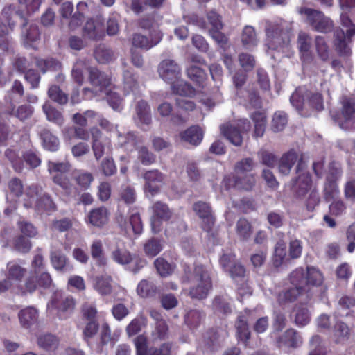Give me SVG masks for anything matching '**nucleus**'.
I'll list each match as a JSON object with an SVG mask.
<instances>
[{"instance_id": "obj_36", "label": "nucleus", "mask_w": 355, "mask_h": 355, "mask_svg": "<svg viewBox=\"0 0 355 355\" xmlns=\"http://www.w3.org/2000/svg\"><path fill=\"white\" fill-rule=\"evenodd\" d=\"M93 138V150L96 159L101 157L105 153H107L110 150L109 142L104 141L103 144L98 139L100 132L97 128L92 130Z\"/></svg>"}, {"instance_id": "obj_63", "label": "nucleus", "mask_w": 355, "mask_h": 355, "mask_svg": "<svg viewBox=\"0 0 355 355\" xmlns=\"http://www.w3.org/2000/svg\"><path fill=\"white\" fill-rule=\"evenodd\" d=\"M51 263L55 270H61L67 264V259L60 251H55L51 254Z\"/></svg>"}, {"instance_id": "obj_16", "label": "nucleus", "mask_w": 355, "mask_h": 355, "mask_svg": "<svg viewBox=\"0 0 355 355\" xmlns=\"http://www.w3.org/2000/svg\"><path fill=\"white\" fill-rule=\"evenodd\" d=\"M26 196L28 200L24 203V206L32 207L35 206L37 209H44L47 211L53 210L55 207L54 203L49 198V196H41L37 187H30L26 193Z\"/></svg>"}, {"instance_id": "obj_42", "label": "nucleus", "mask_w": 355, "mask_h": 355, "mask_svg": "<svg viewBox=\"0 0 355 355\" xmlns=\"http://www.w3.org/2000/svg\"><path fill=\"white\" fill-rule=\"evenodd\" d=\"M254 123V136L262 137L266 130V116L263 112H257L252 115Z\"/></svg>"}, {"instance_id": "obj_25", "label": "nucleus", "mask_w": 355, "mask_h": 355, "mask_svg": "<svg viewBox=\"0 0 355 355\" xmlns=\"http://www.w3.org/2000/svg\"><path fill=\"white\" fill-rule=\"evenodd\" d=\"M195 213L202 220V228L209 232L214 225V218L209 205L204 202H197L193 206Z\"/></svg>"}, {"instance_id": "obj_51", "label": "nucleus", "mask_w": 355, "mask_h": 355, "mask_svg": "<svg viewBox=\"0 0 355 355\" xmlns=\"http://www.w3.org/2000/svg\"><path fill=\"white\" fill-rule=\"evenodd\" d=\"M349 329L343 322H338L334 327V337L336 343H342L348 338Z\"/></svg>"}, {"instance_id": "obj_50", "label": "nucleus", "mask_w": 355, "mask_h": 355, "mask_svg": "<svg viewBox=\"0 0 355 355\" xmlns=\"http://www.w3.org/2000/svg\"><path fill=\"white\" fill-rule=\"evenodd\" d=\"M286 243L283 241L278 242L275 248L273 264L275 267L280 266L286 258Z\"/></svg>"}, {"instance_id": "obj_52", "label": "nucleus", "mask_w": 355, "mask_h": 355, "mask_svg": "<svg viewBox=\"0 0 355 355\" xmlns=\"http://www.w3.org/2000/svg\"><path fill=\"white\" fill-rule=\"evenodd\" d=\"M154 264L157 271L162 277L171 275L174 270V266L161 257L157 258Z\"/></svg>"}, {"instance_id": "obj_58", "label": "nucleus", "mask_w": 355, "mask_h": 355, "mask_svg": "<svg viewBox=\"0 0 355 355\" xmlns=\"http://www.w3.org/2000/svg\"><path fill=\"white\" fill-rule=\"evenodd\" d=\"M116 133L118 135V144L121 147H124L128 150H132L135 145V136L132 133H128V135H122L119 133L116 130Z\"/></svg>"}, {"instance_id": "obj_44", "label": "nucleus", "mask_w": 355, "mask_h": 355, "mask_svg": "<svg viewBox=\"0 0 355 355\" xmlns=\"http://www.w3.org/2000/svg\"><path fill=\"white\" fill-rule=\"evenodd\" d=\"M7 277L16 286L21 281L26 273V270L17 263H10L8 266Z\"/></svg>"}, {"instance_id": "obj_56", "label": "nucleus", "mask_w": 355, "mask_h": 355, "mask_svg": "<svg viewBox=\"0 0 355 355\" xmlns=\"http://www.w3.org/2000/svg\"><path fill=\"white\" fill-rule=\"evenodd\" d=\"M287 124L286 114L282 112H276L272 120V129L275 132L282 130Z\"/></svg>"}, {"instance_id": "obj_3", "label": "nucleus", "mask_w": 355, "mask_h": 355, "mask_svg": "<svg viewBox=\"0 0 355 355\" xmlns=\"http://www.w3.org/2000/svg\"><path fill=\"white\" fill-rule=\"evenodd\" d=\"M341 8L340 21L342 26L346 28V33L343 30H336L335 32L334 44L338 52L343 55L350 53L349 42L350 37L355 35V26L352 23L347 16L350 8H355V0H339Z\"/></svg>"}, {"instance_id": "obj_10", "label": "nucleus", "mask_w": 355, "mask_h": 355, "mask_svg": "<svg viewBox=\"0 0 355 355\" xmlns=\"http://www.w3.org/2000/svg\"><path fill=\"white\" fill-rule=\"evenodd\" d=\"M254 166L252 161L249 159H243L238 162L235 167L236 178L233 186L239 189H250L255 182V179L252 175L248 174Z\"/></svg>"}, {"instance_id": "obj_14", "label": "nucleus", "mask_w": 355, "mask_h": 355, "mask_svg": "<svg viewBox=\"0 0 355 355\" xmlns=\"http://www.w3.org/2000/svg\"><path fill=\"white\" fill-rule=\"evenodd\" d=\"M172 83L171 89L174 93L178 94L180 97L176 99L177 106L186 111L193 110L195 107L193 102L186 98V96H193L195 94L194 89L191 87L189 84L179 80H175Z\"/></svg>"}, {"instance_id": "obj_20", "label": "nucleus", "mask_w": 355, "mask_h": 355, "mask_svg": "<svg viewBox=\"0 0 355 355\" xmlns=\"http://www.w3.org/2000/svg\"><path fill=\"white\" fill-rule=\"evenodd\" d=\"M158 73L162 79L172 84L178 78L180 69L174 60L167 59L159 64Z\"/></svg>"}, {"instance_id": "obj_13", "label": "nucleus", "mask_w": 355, "mask_h": 355, "mask_svg": "<svg viewBox=\"0 0 355 355\" xmlns=\"http://www.w3.org/2000/svg\"><path fill=\"white\" fill-rule=\"evenodd\" d=\"M298 12L306 17L307 22L317 31L327 33L332 29V21L318 10L302 7Z\"/></svg>"}, {"instance_id": "obj_30", "label": "nucleus", "mask_w": 355, "mask_h": 355, "mask_svg": "<svg viewBox=\"0 0 355 355\" xmlns=\"http://www.w3.org/2000/svg\"><path fill=\"white\" fill-rule=\"evenodd\" d=\"M83 35L91 40H98L104 35L103 21L98 19L88 21L83 28Z\"/></svg>"}, {"instance_id": "obj_15", "label": "nucleus", "mask_w": 355, "mask_h": 355, "mask_svg": "<svg viewBox=\"0 0 355 355\" xmlns=\"http://www.w3.org/2000/svg\"><path fill=\"white\" fill-rule=\"evenodd\" d=\"M137 355H172L171 345L162 344L159 348L151 347L147 351V339L145 336L139 335L135 339Z\"/></svg>"}, {"instance_id": "obj_45", "label": "nucleus", "mask_w": 355, "mask_h": 355, "mask_svg": "<svg viewBox=\"0 0 355 355\" xmlns=\"http://www.w3.org/2000/svg\"><path fill=\"white\" fill-rule=\"evenodd\" d=\"M162 248L160 241L151 239L144 243V251L147 257L153 258L162 251Z\"/></svg>"}, {"instance_id": "obj_61", "label": "nucleus", "mask_w": 355, "mask_h": 355, "mask_svg": "<svg viewBox=\"0 0 355 355\" xmlns=\"http://www.w3.org/2000/svg\"><path fill=\"white\" fill-rule=\"evenodd\" d=\"M49 96L54 101L60 103L64 104L67 101V96L64 94L58 87L55 85L51 86L49 89Z\"/></svg>"}, {"instance_id": "obj_5", "label": "nucleus", "mask_w": 355, "mask_h": 355, "mask_svg": "<svg viewBox=\"0 0 355 355\" xmlns=\"http://www.w3.org/2000/svg\"><path fill=\"white\" fill-rule=\"evenodd\" d=\"M287 23L270 24L266 28V46L268 49L277 50L282 53L289 51L291 33L287 28Z\"/></svg>"}, {"instance_id": "obj_17", "label": "nucleus", "mask_w": 355, "mask_h": 355, "mask_svg": "<svg viewBox=\"0 0 355 355\" xmlns=\"http://www.w3.org/2000/svg\"><path fill=\"white\" fill-rule=\"evenodd\" d=\"M121 227L130 238H136L140 235L143 231V225L140 216L137 212L132 211L128 220H123L121 217L119 219Z\"/></svg>"}, {"instance_id": "obj_9", "label": "nucleus", "mask_w": 355, "mask_h": 355, "mask_svg": "<svg viewBox=\"0 0 355 355\" xmlns=\"http://www.w3.org/2000/svg\"><path fill=\"white\" fill-rule=\"evenodd\" d=\"M191 281V296L198 299L206 297L211 286L207 271L202 266L196 267Z\"/></svg>"}, {"instance_id": "obj_54", "label": "nucleus", "mask_w": 355, "mask_h": 355, "mask_svg": "<svg viewBox=\"0 0 355 355\" xmlns=\"http://www.w3.org/2000/svg\"><path fill=\"white\" fill-rule=\"evenodd\" d=\"M187 75L191 80L198 84L202 83L205 79V71L201 68L195 64H191L187 69Z\"/></svg>"}, {"instance_id": "obj_60", "label": "nucleus", "mask_w": 355, "mask_h": 355, "mask_svg": "<svg viewBox=\"0 0 355 355\" xmlns=\"http://www.w3.org/2000/svg\"><path fill=\"white\" fill-rule=\"evenodd\" d=\"M113 55V52L105 46H99L95 51L96 59L101 63H106L110 61Z\"/></svg>"}, {"instance_id": "obj_18", "label": "nucleus", "mask_w": 355, "mask_h": 355, "mask_svg": "<svg viewBox=\"0 0 355 355\" xmlns=\"http://www.w3.org/2000/svg\"><path fill=\"white\" fill-rule=\"evenodd\" d=\"M343 109L341 116L335 119L342 129H349L354 126L353 114L355 112V102L352 98L344 97L342 100Z\"/></svg>"}, {"instance_id": "obj_4", "label": "nucleus", "mask_w": 355, "mask_h": 355, "mask_svg": "<svg viewBox=\"0 0 355 355\" xmlns=\"http://www.w3.org/2000/svg\"><path fill=\"white\" fill-rule=\"evenodd\" d=\"M340 176V168L338 163H331L327 175V181L324 185V195L327 200H333L329 205V211L332 215L339 216L345 212L346 207L340 200H336L339 194V190L336 184V180Z\"/></svg>"}, {"instance_id": "obj_23", "label": "nucleus", "mask_w": 355, "mask_h": 355, "mask_svg": "<svg viewBox=\"0 0 355 355\" xmlns=\"http://www.w3.org/2000/svg\"><path fill=\"white\" fill-rule=\"evenodd\" d=\"M220 263L223 269L228 272L232 278L244 276L245 268L240 263L235 261V257L232 253L223 254L220 259Z\"/></svg>"}, {"instance_id": "obj_1", "label": "nucleus", "mask_w": 355, "mask_h": 355, "mask_svg": "<svg viewBox=\"0 0 355 355\" xmlns=\"http://www.w3.org/2000/svg\"><path fill=\"white\" fill-rule=\"evenodd\" d=\"M88 71L89 81L94 87V92L89 89H84L83 93L85 99H90L94 96L106 98L108 103L113 110L120 111L122 107V100L119 95L112 91L110 79L101 74L95 68H89L87 63L83 61L77 62L72 70V77L78 84L83 82V73Z\"/></svg>"}, {"instance_id": "obj_62", "label": "nucleus", "mask_w": 355, "mask_h": 355, "mask_svg": "<svg viewBox=\"0 0 355 355\" xmlns=\"http://www.w3.org/2000/svg\"><path fill=\"white\" fill-rule=\"evenodd\" d=\"M37 65L43 72L48 70H58L60 68V64L53 58L49 60H38L37 61Z\"/></svg>"}, {"instance_id": "obj_34", "label": "nucleus", "mask_w": 355, "mask_h": 355, "mask_svg": "<svg viewBox=\"0 0 355 355\" xmlns=\"http://www.w3.org/2000/svg\"><path fill=\"white\" fill-rule=\"evenodd\" d=\"M114 282L110 276L105 275L97 277L94 283V288L101 295H110L113 291Z\"/></svg>"}, {"instance_id": "obj_2", "label": "nucleus", "mask_w": 355, "mask_h": 355, "mask_svg": "<svg viewBox=\"0 0 355 355\" xmlns=\"http://www.w3.org/2000/svg\"><path fill=\"white\" fill-rule=\"evenodd\" d=\"M289 279L292 287L279 293L280 302H292L306 292L309 285L320 286L323 282L322 273L314 267H307L306 270L297 268L291 273Z\"/></svg>"}, {"instance_id": "obj_53", "label": "nucleus", "mask_w": 355, "mask_h": 355, "mask_svg": "<svg viewBox=\"0 0 355 355\" xmlns=\"http://www.w3.org/2000/svg\"><path fill=\"white\" fill-rule=\"evenodd\" d=\"M311 351L309 355H326L327 351L324 349L322 341L320 336H313L310 340Z\"/></svg>"}, {"instance_id": "obj_22", "label": "nucleus", "mask_w": 355, "mask_h": 355, "mask_svg": "<svg viewBox=\"0 0 355 355\" xmlns=\"http://www.w3.org/2000/svg\"><path fill=\"white\" fill-rule=\"evenodd\" d=\"M48 169L53 175V181L62 187L64 189L68 190L70 187L69 181L65 178L64 173L69 169L68 163H55L49 162Z\"/></svg>"}, {"instance_id": "obj_12", "label": "nucleus", "mask_w": 355, "mask_h": 355, "mask_svg": "<svg viewBox=\"0 0 355 355\" xmlns=\"http://www.w3.org/2000/svg\"><path fill=\"white\" fill-rule=\"evenodd\" d=\"M112 259L118 264H130V270L134 272H138L146 264V261L141 257L133 256L128 250L117 245L111 252Z\"/></svg>"}, {"instance_id": "obj_59", "label": "nucleus", "mask_w": 355, "mask_h": 355, "mask_svg": "<svg viewBox=\"0 0 355 355\" xmlns=\"http://www.w3.org/2000/svg\"><path fill=\"white\" fill-rule=\"evenodd\" d=\"M236 233L242 239H246L251 235V226L245 219H240L236 224Z\"/></svg>"}, {"instance_id": "obj_49", "label": "nucleus", "mask_w": 355, "mask_h": 355, "mask_svg": "<svg viewBox=\"0 0 355 355\" xmlns=\"http://www.w3.org/2000/svg\"><path fill=\"white\" fill-rule=\"evenodd\" d=\"M168 334V326L164 320L157 322L151 333L154 341L164 339Z\"/></svg>"}, {"instance_id": "obj_11", "label": "nucleus", "mask_w": 355, "mask_h": 355, "mask_svg": "<svg viewBox=\"0 0 355 355\" xmlns=\"http://www.w3.org/2000/svg\"><path fill=\"white\" fill-rule=\"evenodd\" d=\"M305 89L304 88H298L292 94L290 101L293 107L298 111H301L304 107H312L316 110L323 109V103L320 94L316 93L311 96L306 94V99L304 98Z\"/></svg>"}, {"instance_id": "obj_41", "label": "nucleus", "mask_w": 355, "mask_h": 355, "mask_svg": "<svg viewBox=\"0 0 355 355\" xmlns=\"http://www.w3.org/2000/svg\"><path fill=\"white\" fill-rule=\"evenodd\" d=\"M91 254L98 265L104 266L107 263V258L103 252L101 241L95 240L93 241L91 245Z\"/></svg>"}, {"instance_id": "obj_55", "label": "nucleus", "mask_w": 355, "mask_h": 355, "mask_svg": "<svg viewBox=\"0 0 355 355\" xmlns=\"http://www.w3.org/2000/svg\"><path fill=\"white\" fill-rule=\"evenodd\" d=\"M43 110L46 114V118L49 121H53L56 124L61 125L63 122L61 114L53 109L51 105L46 103L43 105Z\"/></svg>"}, {"instance_id": "obj_33", "label": "nucleus", "mask_w": 355, "mask_h": 355, "mask_svg": "<svg viewBox=\"0 0 355 355\" xmlns=\"http://www.w3.org/2000/svg\"><path fill=\"white\" fill-rule=\"evenodd\" d=\"M204 136V130L198 125H193L181 133V139L191 145H199Z\"/></svg>"}, {"instance_id": "obj_57", "label": "nucleus", "mask_w": 355, "mask_h": 355, "mask_svg": "<svg viewBox=\"0 0 355 355\" xmlns=\"http://www.w3.org/2000/svg\"><path fill=\"white\" fill-rule=\"evenodd\" d=\"M202 318V313L197 310H191L185 315V323L191 329L196 328Z\"/></svg>"}, {"instance_id": "obj_47", "label": "nucleus", "mask_w": 355, "mask_h": 355, "mask_svg": "<svg viewBox=\"0 0 355 355\" xmlns=\"http://www.w3.org/2000/svg\"><path fill=\"white\" fill-rule=\"evenodd\" d=\"M146 318L141 315L134 320L126 327V332L128 336H132L141 331L142 327L146 325Z\"/></svg>"}, {"instance_id": "obj_38", "label": "nucleus", "mask_w": 355, "mask_h": 355, "mask_svg": "<svg viewBox=\"0 0 355 355\" xmlns=\"http://www.w3.org/2000/svg\"><path fill=\"white\" fill-rule=\"evenodd\" d=\"M89 222L97 227L105 225L108 220V213L105 207L93 209L88 216Z\"/></svg>"}, {"instance_id": "obj_27", "label": "nucleus", "mask_w": 355, "mask_h": 355, "mask_svg": "<svg viewBox=\"0 0 355 355\" xmlns=\"http://www.w3.org/2000/svg\"><path fill=\"white\" fill-rule=\"evenodd\" d=\"M161 40L162 34L159 31H153L150 34V39L140 34H135L132 37V45L147 50L157 45Z\"/></svg>"}, {"instance_id": "obj_64", "label": "nucleus", "mask_w": 355, "mask_h": 355, "mask_svg": "<svg viewBox=\"0 0 355 355\" xmlns=\"http://www.w3.org/2000/svg\"><path fill=\"white\" fill-rule=\"evenodd\" d=\"M153 292V285L146 280H141L137 288V293L141 297H149Z\"/></svg>"}, {"instance_id": "obj_43", "label": "nucleus", "mask_w": 355, "mask_h": 355, "mask_svg": "<svg viewBox=\"0 0 355 355\" xmlns=\"http://www.w3.org/2000/svg\"><path fill=\"white\" fill-rule=\"evenodd\" d=\"M40 136L44 148L51 151H55L58 150L59 146L58 139L56 137L53 135L49 130H44L41 132Z\"/></svg>"}, {"instance_id": "obj_19", "label": "nucleus", "mask_w": 355, "mask_h": 355, "mask_svg": "<svg viewBox=\"0 0 355 355\" xmlns=\"http://www.w3.org/2000/svg\"><path fill=\"white\" fill-rule=\"evenodd\" d=\"M242 128L243 131L250 130L249 123L245 120L240 121L237 126L228 124L221 126L220 130L224 136L234 145L240 146L242 143V136L238 128Z\"/></svg>"}, {"instance_id": "obj_32", "label": "nucleus", "mask_w": 355, "mask_h": 355, "mask_svg": "<svg viewBox=\"0 0 355 355\" xmlns=\"http://www.w3.org/2000/svg\"><path fill=\"white\" fill-rule=\"evenodd\" d=\"M207 19L210 28H209L205 22L199 19L198 17L194 16L191 18L192 23L197 25L200 28H208L209 31H220L223 28V24L220 16L215 12L211 11L208 13Z\"/></svg>"}, {"instance_id": "obj_21", "label": "nucleus", "mask_w": 355, "mask_h": 355, "mask_svg": "<svg viewBox=\"0 0 355 355\" xmlns=\"http://www.w3.org/2000/svg\"><path fill=\"white\" fill-rule=\"evenodd\" d=\"M144 192L147 196H153L159 190L164 181L163 175L157 170L149 171L144 174Z\"/></svg>"}, {"instance_id": "obj_6", "label": "nucleus", "mask_w": 355, "mask_h": 355, "mask_svg": "<svg viewBox=\"0 0 355 355\" xmlns=\"http://www.w3.org/2000/svg\"><path fill=\"white\" fill-rule=\"evenodd\" d=\"M42 0H19L20 4L19 10H16L12 6L5 8L2 12V18L8 21V25L6 26L3 22H0V36L8 34L12 29L14 22H11V20L23 19L25 11L31 12L37 10Z\"/></svg>"}, {"instance_id": "obj_8", "label": "nucleus", "mask_w": 355, "mask_h": 355, "mask_svg": "<svg viewBox=\"0 0 355 355\" xmlns=\"http://www.w3.org/2000/svg\"><path fill=\"white\" fill-rule=\"evenodd\" d=\"M294 191L298 198L305 201L306 208L311 211L319 203V196L315 189L312 188L310 175L306 172H302L294 184Z\"/></svg>"}, {"instance_id": "obj_46", "label": "nucleus", "mask_w": 355, "mask_h": 355, "mask_svg": "<svg viewBox=\"0 0 355 355\" xmlns=\"http://www.w3.org/2000/svg\"><path fill=\"white\" fill-rule=\"evenodd\" d=\"M311 42V37L308 34L304 32L299 33L297 39L298 48L304 60L309 57Z\"/></svg>"}, {"instance_id": "obj_28", "label": "nucleus", "mask_w": 355, "mask_h": 355, "mask_svg": "<svg viewBox=\"0 0 355 355\" xmlns=\"http://www.w3.org/2000/svg\"><path fill=\"white\" fill-rule=\"evenodd\" d=\"M73 120L76 123L79 124L80 126H85L88 123H94L97 121L99 122L100 125L103 128H108L110 126L108 121L105 119H101L93 111H87L84 114H76L73 116Z\"/></svg>"}, {"instance_id": "obj_26", "label": "nucleus", "mask_w": 355, "mask_h": 355, "mask_svg": "<svg viewBox=\"0 0 355 355\" xmlns=\"http://www.w3.org/2000/svg\"><path fill=\"white\" fill-rule=\"evenodd\" d=\"M277 343L281 348H297L302 345V340L295 329H289L278 338Z\"/></svg>"}, {"instance_id": "obj_39", "label": "nucleus", "mask_w": 355, "mask_h": 355, "mask_svg": "<svg viewBox=\"0 0 355 355\" xmlns=\"http://www.w3.org/2000/svg\"><path fill=\"white\" fill-rule=\"evenodd\" d=\"M293 315L295 324L299 327L306 325L311 320V315L304 304L297 305L295 306Z\"/></svg>"}, {"instance_id": "obj_7", "label": "nucleus", "mask_w": 355, "mask_h": 355, "mask_svg": "<svg viewBox=\"0 0 355 355\" xmlns=\"http://www.w3.org/2000/svg\"><path fill=\"white\" fill-rule=\"evenodd\" d=\"M75 307V301L71 296L56 291L47 304V311L53 318L64 320L69 317Z\"/></svg>"}, {"instance_id": "obj_31", "label": "nucleus", "mask_w": 355, "mask_h": 355, "mask_svg": "<svg viewBox=\"0 0 355 355\" xmlns=\"http://www.w3.org/2000/svg\"><path fill=\"white\" fill-rule=\"evenodd\" d=\"M20 324L25 329H31L37 324L38 312L33 307H26L19 312Z\"/></svg>"}, {"instance_id": "obj_40", "label": "nucleus", "mask_w": 355, "mask_h": 355, "mask_svg": "<svg viewBox=\"0 0 355 355\" xmlns=\"http://www.w3.org/2000/svg\"><path fill=\"white\" fill-rule=\"evenodd\" d=\"M136 114L135 121L137 123L148 124L150 123L151 119L150 108L146 102L143 101L138 102Z\"/></svg>"}, {"instance_id": "obj_35", "label": "nucleus", "mask_w": 355, "mask_h": 355, "mask_svg": "<svg viewBox=\"0 0 355 355\" xmlns=\"http://www.w3.org/2000/svg\"><path fill=\"white\" fill-rule=\"evenodd\" d=\"M241 43L246 49L252 50L255 48L259 42L257 33L251 26H245L241 36Z\"/></svg>"}, {"instance_id": "obj_37", "label": "nucleus", "mask_w": 355, "mask_h": 355, "mask_svg": "<svg viewBox=\"0 0 355 355\" xmlns=\"http://www.w3.org/2000/svg\"><path fill=\"white\" fill-rule=\"evenodd\" d=\"M298 160L297 155L289 152L282 157L279 162V171L283 175H287L295 163Z\"/></svg>"}, {"instance_id": "obj_48", "label": "nucleus", "mask_w": 355, "mask_h": 355, "mask_svg": "<svg viewBox=\"0 0 355 355\" xmlns=\"http://www.w3.org/2000/svg\"><path fill=\"white\" fill-rule=\"evenodd\" d=\"M37 343L39 346L44 349L53 350L58 346V340L53 335L45 334L40 336Z\"/></svg>"}, {"instance_id": "obj_29", "label": "nucleus", "mask_w": 355, "mask_h": 355, "mask_svg": "<svg viewBox=\"0 0 355 355\" xmlns=\"http://www.w3.org/2000/svg\"><path fill=\"white\" fill-rule=\"evenodd\" d=\"M250 311H245L241 313L235 323V328L236 330V335L238 339L243 343H246L250 337V332L248 325V319Z\"/></svg>"}, {"instance_id": "obj_24", "label": "nucleus", "mask_w": 355, "mask_h": 355, "mask_svg": "<svg viewBox=\"0 0 355 355\" xmlns=\"http://www.w3.org/2000/svg\"><path fill=\"white\" fill-rule=\"evenodd\" d=\"M171 216L168 207L162 202H157L153 206V215L151 218V227L154 233L159 232L162 223Z\"/></svg>"}]
</instances>
